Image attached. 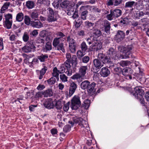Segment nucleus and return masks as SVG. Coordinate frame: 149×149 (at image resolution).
Masks as SVG:
<instances>
[{"mask_svg":"<svg viewBox=\"0 0 149 149\" xmlns=\"http://www.w3.org/2000/svg\"><path fill=\"white\" fill-rule=\"evenodd\" d=\"M66 58L67 60L65 62L67 70L65 72L68 76H70L72 74V70L70 63L72 64L73 70L75 72L78 64L77 59L76 56L73 55L72 57L70 54L68 53L66 54Z\"/></svg>","mask_w":149,"mask_h":149,"instance_id":"1","label":"nucleus"},{"mask_svg":"<svg viewBox=\"0 0 149 149\" xmlns=\"http://www.w3.org/2000/svg\"><path fill=\"white\" fill-rule=\"evenodd\" d=\"M110 13L107 15L106 18L109 20H115L120 17L122 14V11L119 9H115L111 10Z\"/></svg>","mask_w":149,"mask_h":149,"instance_id":"2","label":"nucleus"},{"mask_svg":"<svg viewBox=\"0 0 149 149\" xmlns=\"http://www.w3.org/2000/svg\"><path fill=\"white\" fill-rule=\"evenodd\" d=\"M71 108L72 110H77L81 105L80 97L78 95H74L71 100Z\"/></svg>","mask_w":149,"mask_h":149,"instance_id":"3","label":"nucleus"},{"mask_svg":"<svg viewBox=\"0 0 149 149\" xmlns=\"http://www.w3.org/2000/svg\"><path fill=\"white\" fill-rule=\"evenodd\" d=\"M36 47L35 43L32 40L28 41L26 45L22 48V51L25 53H29L36 51Z\"/></svg>","mask_w":149,"mask_h":149,"instance_id":"4","label":"nucleus"},{"mask_svg":"<svg viewBox=\"0 0 149 149\" xmlns=\"http://www.w3.org/2000/svg\"><path fill=\"white\" fill-rule=\"evenodd\" d=\"M133 47L131 45H129L123 48V54L121 55L122 58H130V56H131L132 49Z\"/></svg>","mask_w":149,"mask_h":149,"instance_id":"5","label":"nucleus"},{"mask_svg":"<svg viewBox=\"0 0 149 149\" xmlns=\"http://www.w3.org/2000/svg\"><path fill=\"white\" fill-rule=\"evenodd\" d=\"M60 39L56 37L53 40L52 45L53 46L56 48L57 50H61L63 52H65V50L63 43L60 42Z\"/></svg>","mask_w":149,"mask_h":149,"instance_id":"6","label":"nucleus"},{"mask_svg":"<svg viewBox=\"0 0 149 149\" xmlns=\"http://www.w3.org/2000/svg\"><path fill=\"white\" fill-rule=\"evenodd\" d=\"M89 7V6L87 5L85 6H82L79 8V12L81 13L80 17L81 19L85 20L88 13L87 8Z\"/></svg>","mask_w":149,"mask_h":149,"instance_id":"7","label":"nucleus"},{"mask_svg":"<svg viewBox=\"0 0 149 149\" xmlns=\"http://www.w3.org/2000/svg\"><path fill=\"white\" fill-rule=\"evenodd\" d=\"M107 55L111 59H116L119 57V54L113 48L111 47L109 49L107 52Z\"/></svg>","mask_w":149,"mask_h":149,"instance_id":"8","label":"nucleus"},{"mask_svg":"<svg viewBox=\"0 0 149 149\" xmlns=\"http://www.w3.org/2000/svg\"><path fill=\"white\" fill-rule=\"evenodd\" d=\"M47 12L48 15V20L49 22H52L56 20V17L54 13L52 8H48L47 9Z\"/></svg>","mask_w":149,"mask_h":149,"instance_id":"9","label":"nucleus"},{"mask_svg":"<svg viewBox=\"0 0 149 149\" xmlns=\"http://www.w3.org/2000/svg\"><path fill=\"white\" fill-rule=\"evenodd\" d=\"M98 58L101 60L103 64H106L109 63L111 61V59L108 56L102 53H100L98 55Z\"/></svg>","mask_w":149,"mask_h":149,"instance_id":"10","label":"nucleus"},{"mask_svg":"<svg viewBox=\"0 0 149 149\" xmlns=\"http://www.w3.org/2000/svg\"><path fill=\"white\" fill-rule=\"evenodd\" d=\"M134 90L135 92H131V94L135 96L136 98H138L139 96L143 95L144 94L143 90L141 88H139L138 86L134 88Z\"/></svg>","mask_w":149,"mask_h":149,"instance_id":"11","label":"nucleus"},{"mask_svg":"<svg viewBox=\"0 0 149 149\" xmlns=\"http://www.w3.org/2000/svg\"><path fill=\"white\" fill-rule=\"evenodd\" d=\"M125 35V33L123 31L118 30L115 36L114 39L117 42H119L123 40Z\"/></svg>","mask_w":149,"mask_h":149,"instance_id":"12","label":"nucleus"},{"mask_svg":"<svg viewBox=\"0 0 149 149\" xmlns=\"http://www.w3.org/2000/svg\"><path fill=\"white\" fill-rule=\"evenodd\" d=\"M74 123H78L81 129L83 130L85 129V127L84 126V124L85 123V120L83 119L80 117L78 116L74 117L73 118Z\"/></svg>","mask_w":149,"mask_h":149,"instance_id":"13","label":"nucleus"},{"mask_svg":"<svg viewBox=\"0 0 149 149\" xmlns=\"http://www.w3.org/2000/svg\"><path fill=\"white\" fill-rule=\"evenodd\" d=\"M121 72L126 77V78L127 79H131L132 77L129 73H132V70H131V68H126L121 70Z\"/></svg>","mask_w":149,"mask_h":149,"instance_id":"14","label":"nucleus"},{"mask_svg":"<svg viewBox=\"0 0 149 149\" xmlns=\"http://www.w3.org/2000/svg\"><path fill=\"white\" fill-rule=\"evenodd\" d=\"M96 85V84L94 82H92L91 84H89L87 90L88 94L90 96L95 93L96 90V88H95Z\"/></svg>","mask_w":149,"mask_h":149,"instance_id":"15","label":"nucleus"},{"mask_svg":"<svg viewBox=\"0 0 149 149\" xmlns=\"http://www.w3.org/2000/svg\"><path fill=\"white\" fill-rule=\"evenodd\" d=\"M47 67L45 66L41 70H36V72L39 79H41L43 78V76L47 70Z\"/></svg>","mask_w":149,"mask_h":149,"instance_id":"16","label":"nucleus"},{"mask_svg":"<svg viewBox=\"0 0 149 149\" xmlns=\"http://www.w3.org/2000/svg\"><path fill=\"white\" fill-rule=\"evenodd\" d=\"M43 104L45 108L48 109H52L54 106L52 99L51 98L48 99L46 100Z\"/></svg>","mask_w":149,"mask_h":149,"instance_id":"17","label":"nucleus"},{"mask_svg":"<svg viewBox=\"0 0 149 149\" xmlns=\"http://www.w3.org/2000/svg\"><path fill=\"white\" fill-rule=\"evenodd\" d=\"M135 3V2L133 1H128L125 3L124 7L125 8H130V12H133L134 8H133Z\"/></svg>","mask_w":149,"mask_h":149,"instance_id":"18","label":"nucleus"},{"mask_svg":"<svg viewBox=\"0 0 149 149\" xmlns=\"http://www.w3.org/2000/svg\"><path fill=\"white\" fill-rule=\"evenodd\" d=\"M100 74L102 77H107L109 74L110 71L107 68L104 67L101 69Z\"/></svg>","mask_w":149,"mask_h":149,"instance_id":"19","label":"nucleus"},{"mask_svg":"<svg viewBox=\"0 0 149 149\" xmlns=\"http://www.w3.org/2000/svg\"><path fill=\"white\" fill-rule=\"evenodd\" d=\"M100 61L98 58H95L93 60V65L97 69L100 68L103 65Z\"/></svg>","mask_w":149,"mask_h":149,"instance_id":"20","label":"nucleus"},{"mask_svg":"<svg viewBox=\"0 0 149 149\" xmlns=\"http://www.w3.org/2000/svg\"><path fill=\"white\" fill-rule=\"evenodd\" d=\"M39 12L36 10L33 11L31 13L30 16L32 19L36 21L38 19Z\"/></svg>","mask_w":149,"mask_h":149,"instance_id":"21","label":"nucleus"},{"mask_svg":"<svg viewBox=\"0 0 149 149\" xmlns=\"http://www.w3.org/2000/svg\"><path fill=\"white\" fill-rule=\"evenodd\" d=\"M56 35L57 38L60 39L61 41L63 42L66 40V36L61 32L58 31L56 33Z\"/></svg>","mask_w":149,"mask_h":149,"instance_id":"22","label":"nucleus"},{"mask_svg":"<svg viewBox=\"0 0 149 149\" xmlns=\"http://www.w3.org/2000/svg\"><path fill=\"white\" fill-rule=\"evenodd\" d=\"M37 21H31V25L34 27L37 28H40L41 27L42 25L41 22L38 20Z\"/></svg>","mask_w":149,"mask_h":149,"instance_id":"23","label":"nucleus"},{"mask_svg":"<svg viewBox=\"0 0 149 149\" xmlns=\"http://www.w3.org/2000/svg\"><path fill=\"white\" fill-rule=\"evenodd\" d=\"M63 103L62 102L59 100L55 104V107L58 112H60L61 111L62 109Z\"/></svg>","mask_w":149,"mask_h":149,"instance_id":"24","label":"nucleus"},{"mask_svg":"<svg viewBox=\"0 0 149 149\" xmlns=\"http://www.w3.org/2000/svg\"><path fill=\"white\" fill-rule=\"evenodd\" d=\"M87 69V67L86 66H81L79 69V72L82 77H84L86 72Z\"/></svg>","mask_w":149,"mask_h":149,"instance_id":"25","label":"nucleus"},{"mask_svg":"<svg viewBox=\"0 0 149 149\" xmlns=\"http://www.w3.org/2000/svg\"><path fill=\"white\" fill-rule=\"evenodd\" d=\"M134 6H136V8L138 10H141L143 8V1L139 0L137 2H135Z\"/></svg>","mask_w":149,"mask_h":149,"instance_id":"26","label":"nucleus"},{"mask_svg":"<svg viewBox=\"0 0 149 149\" xmlns=\"http://www.w3.org/2000/svg\"><path fill=\"white\" fill-rule=\"evenodd\" d=\"M93 34L94 37L97 38L102 35L101 31L99 29H94L93 30Z\"/></svg>","mask_w":149,"mask_h":149,"instance_id":"27","label":"nucleus"},{"mask_svg":"<svg viewBox=\"0 0 149 149\" xmlns=\"http://www.w3.org/2000/svg\"><path fill=\"white\" fill-rule=\"evenodd\" d=\"M90 82L88 80H85L82 82L81 84V87L83 89L87 88Z\"/></svg>","mask_w":149,"mask_h":149,"instance_id":"28","label":"nucleus"},{"mask_svg":"<svg viewBox=\"0 0 149 149\" xmlns=\"http://www.w3.org/2000/svg\"><path fill=\"white\" fill-rule=\"evenodd\" d=\"M67 41L68 42L69 45H76L75 40L71 36H69L67 38Z\"/></svg>","mask_w":149,"mask_h":149,"instance_id":"29","label":"nucleus"},{"mask_svg":"<svg viewBox=\"0 0 149 149\" xmlns=\"http://www.w3.org/2000/svg\"><path fill=\"white\" fill-rule=\"evenodd\" d=\"M145 15V13L142 11H138L134 14V16L136 19H139L141 17Z\"/></svg>","mask_w":149,"mask_h":149,"instance_id":"30","label":"nucleus"},{"mask_svg":"<svg viewBox=\"0 0 149 149\" xmlns=\"http://www.w3.org/2000/svg\"><path fill=\"white\" fill-rule=\"evenodd\" d=\"M10 3L9 2H6L4 3L1 8V13H4V11L8 8V7L10 5Z\"/></svg>","mask_w":149,"mask_h":149,"instance_id":"31","label":"nucleus"},{"mask_svg":"<svg viewBox=\"0 0 149 149\" xmlns=\"http://www.w3.org/2000/svg\"><path fill=\"white\" fill-rule=\"evenodd\" d=\"M48 58V56L47 54H41L40 55L38 56V58L40 62H44Z\"/></svg>","mask_w":149,"mask_h":149,"instance_id":"32","label":"nucleus"},{"mask_svg":"<svg viewBox=\"0 0 149 149\" xmlns=\"http://www.w3.org/2000/svg\"><path fill=\"white\" fill-rule=\"evenodd\" d=\"M53 72L52 74L53 77H56V78L58 80L59 79V73L58 70L57 69L56 67H55L54 68L53 70Z\"/></svg>","mask_w":149,"mask_h":149,"instance_id":"33","label":"nucleus"},{"mask_svg":"<svg viewBox=\"0 0 149 149\" xmlns=\"http://www.w3.org/2000/svg\"><path fill=\"white\" fill-rule=\"evenodd\" d=\"M128 21V19L127 18H121L119 23L121 26H125L127 24Z\"/></svg>","mask_w":149,"mask_h":149,"instance_id":"34","label":"nucleus"},{"mask_svg":"<svg viewBox=\"0 0 149 149\" xmlns=\"http://www.w3.org/2000/svg\"><path fill=\"white\" fill-rule=\"evenodd\" d=\"M70 4V2L66 0L60 3V5L63 8H67L69 7Z\"/></svg>","mask_w":149,"mask_h":149,"instance_id":"35","label":"nucleus"},{"mask_svg":"<svg viewBox=\"0 0 149 149\" xmlns=\"http://www.w3.org/2000/svg\"><path fill=\"white\" fill-rule=\"evenodd\" d=\"M90 101L88 99L84 100L82 105L81 107H84L86 109H88L90 105Z\"/></svg>","mask_w":149,"mask_h":149,"instance_id":"36","label":"nucleus"},{"mask_svg":"<svg viewBox=\"0 0 149 149\" xmlns=\"http://www.w3.org/2000/svg\"><path fill=\"white\" fill-rule=\"evenodd\" d=\"M83 23L81 19L79 18L77 21L75 20L74 22V24L75 27L76 28H78Z\"/></svg>","mask_w":149,"mask_h":149,"instance_id":"37","label":"nucleus"},{"mask_svg":"<svg viewBox=\"0 0 149 149\" xmlns=\"http://www.w3.org/2000/svg\"><path fill=\"white\" fill-rule=\"evenodd\" d=\"M24 19V14L22 13H18L16 17V20L17 21L20 22H21Z\"/></svg>","mask_w":149,"mask_h":149,"instance_id":"38","label":"nucleus"},{"mask_svg":"<svg viewBox=\"0 0 149 149\" xmlns=\"http://www.w3.org/2000/svg\"><path fill=\"white\" fill-rule=\"evenodd\" d=\"M35 3L33 1H29L26 3V7L29 9H32L34 6Z\"/></svg>","mask_w":149,"mask_h":149,"instance_id":"39","label":"nucleus"},{"mask_svg":"<svg viewBox=\"0 0 149 149\" xmlns=\"http://www.w3.org/2000/svg\"><path fill=\"white\" fill-rule=\"evenodd\" d=\"M43 93L44 97H50L52 95V91L50 89H48L45 91Z\"/></svg>","mask_w":149,"mask_h":149,"instance_id":"40","label":"nucleus"},{"mask_svg":"<svg viewBox=\"0 0 149 149\" xmlns=\"http://www.w3.org/2000/svg\"><path fill=\"white\" fill-rule=\"evenodd\" d=\"M58 73L60 74L63 73L64 72H66V68L65 66V63L64 64H63L60 67V68L58 70ZM66 73V72H65Z\"/></svg>","mask_w":149,"mask_h":149,"instance_id":"41","label":"nucleus"},{"mask_svg":"<svg viewBox=\"0 0 149 149\" xmlns=\"http://www.w3.org/2000/svg\"><path fill=\"white\" fill-rule=\"evenodd\" d=\"M52 49V44L51 42H47L45 46V48H44V51L47 52V51H49L51 50Z\"/></svg>","mask_w":149,"mask_h":149,"instance_id":"42","label":"nucleus"},{"mask_svg":"<svg viewBox=\"0 0 149 149\" xmlns=\"http://www.w3.org/2000/svg\"><path fill=\"white\" fill-rule=\"evenodd\" d=\"M80 47L81 50L85 52L88 49V47L85 42H83L81 44Z\"/></svg>","mask_w":149,"mask_h":149,"instance_id":"43","label":"nucleus"},{"mask_svg":"<svg viewBox=\"0 0 149 149\" xmlns=\"http://www.w3.org/2000/svg\"><path fill=\"white\" fill-rule=\"evenodd\" d=\"M29 35L26 32H25L22 36V39L25 42H27L29 40Z\"/></svg>","mask_w":149,"mask_h":149,"instance_id":"44","label":"nucleus"},{"mask_svg":"<svg viewBox=\"0 0 149 149\" xmlns=\"http://www.w3.org/2000/svg\"><path fill=\"white\" fill-rule=\"evenodd\" d=\"M47 83L48 84L50 85H53L56 82V79L54 77H52L49 79L47 80Z\"/></svg>","mask_w":149,"mask_h":149,"instance_id":"45","label":"nucleus"},{"mask_svg":"<svg viewBox=\"0 0 149 149\" xmlns=\"http://www.w3.org/2000/svg\"><path fill=\"white\" fill-rule=\"evenodd\" d=\"M24 22L25 24L27 25H29L31 22L30 17L27 15L24 16Z\"/></svg>","mask_w":149,"mask_h":149,"instance_id":"46","label":"nucleus"},{"mask_svg":"<svg viewBox=\"0 0 149 149\" xmlns=\"http://www.w3.org/2000/svg\"><path fill=\"white\" fill-rule=\"evenodd\" d=\"M12 23V20L5 21L6 26L7 29H10L11 28Z\"/></svg>","mask_w":149,"mask_h":149,"instance_id":"47","label":"nucleus"},{"mask_svg":"<svg viewBox=\"0 0 149 149\" xmlns=\"http://www.w3.org/2000/svg\"><path fill=\"white\" fill-rule=\"evenodd\" d=\"M130 62L128 61H121L120 62V65L123 67L128 65L130 64Z\"/></svg>","mask_w":149,"mask_h":149,"instance_id":"48","label":"nucleus"},{"mask_svg":"<svg viewBox=\"0 0 149 149\" xmlns=\"http://www.w3.org/2000/svg\"><path fill=\"white\" fill-rule=\"evenodd\" d=\"M60 78L62 82H65L68 81L67 77L64 74H62L60 75Z\"/></svg>","mask_w":149,"mask_h":149,"instance_id":"49","label":"nucleus"},{"mask_svg":"<svg viewBox=\"0 0 149 149\" xmlns=\"http://www.w3.org/2000/svg\"><path fill=\"white\" fill-rule=\"evenodd\" d=\"M84 52H83L82 50H79L77 52V56L79 58H81L85 54Z\"/></svg>","mask_w":149,"mask_h":149,"instance_id":"50","label":"nucleus"},{"mask_svg":"<svg viewBox=\"0 0 149 149\" xmlns=\"http://www.w3.org/2000/svg\"><path fill=\"white\" fill-rule=\"evenodd\" d=\"M69 49L71 52L74 53L76 51V45H69Z\"/></svg>","mask_w":149,"mask_h":149,"instance_id":"51","label":"nucleus"},{"mask_svg":"<svg viewBox=\"0 0 149 149\" xmlns=\"http://www.w3.org/2000/svg\"><path fill=\"white\" fill-rule=\"evenodd\" d=\"M137 99H139V102H140L142 104L143 106L145 105V102L144 101V98H143L142 95L139 96L138 97V98Z\"/></svg>","mask_w":149,"mask_h":149,"instance_id":"52","label":"nucleus"},{"mask_svg":"<svg viewBox=\"0 0 149 149\" xmlns=\"http://www.w3.org/2000/svg\"><path fill=\"white\" fill-rule=\"evenodd\" d=\"M37 42L38 43H44L45 40L42 37H38L37 38Z\"/></svg>","mask_w":149,"mask_h":149,"instance_id":"53","label":"nucleus"},{"mask_svg":"<svg viewBox=\"0 0 149 149\" xmlns=\"http://www.w3.org/2000/svg\"><path fill=\"white\" fill-rule=\"evenodd\" d=\"M76 90L72 88L71 87H69V94L68 95V97H71L75 92Z\"/></svg>","mask_w":149,"mask_h":149,"instance_id":"54","label":"nucleus"},{"mask_svg":"<svg viewBox=\"0 0 149 149\" xmlns=\"http://www.w3.org/2000/svg\"><path fill=\"white\" fill-rule=\"evenodd\" d=\"M91 8L93 10V12L95 13H100L101 12V9L98 8L96 7L95 6H91Z\"/></svg>","mask_w":149,"mask_h":149,"instance_id":"55","label":"nucleus"},{"mask_svg":"<svg viewBox=\"0 0 149 149\" xmlns=\"http://www.w3.org/2000/svg\"><path fill=\"white\" fill-rule=\"evenodd\" d=\"M81 77V75L79 74H76L72 77H71V78L73 79H80Z\"/></svg>","mask_w":149,"mask_h":149,"instance_id":"56","label":"nucleus"},{"mask_svg":"<svg viewBox=\"0 0 149 149\" xmlns=\"http://www.w3.org/2000/svg\"><path fill=\"white\" fill-rule=\"evenodd\" d=\"M144 13L145 15L149 16V2L146 5V10Z\"/></svg>","mask_w":149,"mask_h":149,"instance_id":"57","label":"nucleus"},{"mask_svg":"<svg viewBox=\"0 0 149 149\" xmlns=\"http://www.w3.org/2000/svg\"><path fill=\"white\" fill-rule=\"evenodd\" d=\"M5 21L12 20V15L11 14L8 13L5 15Z\"/></svg>","mask_w":149,"mask_h":149,"instance_id":"58","label":"nucleus"},{"mask_svg":"<svg viewBox=\"0 0 149 149\" xmlns=\"http://www.w3.org/2000/svg\"><path fill=\"white\" fill-rule=\"evenodd\" d=\"M70 104V102H68L66 104H64L63 107L64 111L65 112L67 111L69 109V105Z\"/></svg>","mask_w":149,"mask_h":149,"instance_id":"59","label":"nucleus"},{"mask_svg":"<svg viewBox=\"0 0 149 149\" xmlns=\"http://www.w3.org/2000/svg\"><path fill=\"white\" fill-rule=\"evenodd\" d=\"M89 60L90 58L88 56H85L82 58V61L84 63H87L89 61Z\"/></svg>","mask_w":149,"mask_h":149,"instance_id":"60","label":"nucleus"},{"mask_svg":"<svg viewBox=\"0 0 149 149\" xmlns=\"http://www.w3.org/2000/svg\"><path fill=\"white\" fill-rule=\"evenodd\" d=\"M85 24L88 28H90L93 26L94 25V23H92L89 21H86L85 22Z\"/></svg>","mask_w":149,"mask_h":149,"instance_id":"61","label":"nucleus"},{"mask_svg":"<svg viewBox=\"0 0 149 149\" xmlns=\"http://www.w3.org/2000/svg\"><path fill=\"white\" fill-rule=\"evenodd\" d=\"M50 132L52 135L54 136H56L55 135L57 134L58 132L57 129L54 128L52 129Z\"/></svg>","mask_w":149,"mask_h":149,"instance_id":"62","label":"nucleus"},{"mask_svg":"<svg viewBox=\"0 0 149 149\" xmlns=\"http://www.w3.org/2000/svg\"><path fill=\"white\" fill-rule=\"evenodd\" d=\"M71 127L69 125H65L63 128V131L66 133L69 131L70 130Z\"/></svg>","mask_w":149,"mask_h":149,"instance_id":"63","label":"nucleus"},{"mask_svg":"<svg viewBox=\"0 0 149 149\" xmlns=\"http://www.w3.org/2000/svg\"><path fill=\"white\" fill-rule=\"evenodd\" d=\"M43 95V93L41 92H38L36 94L35 97L36 98H39L41 97Z\"/></svg>","mask_w":149,"mask_h":149,"instance_id":"64","label":"nucleus"}]
</instances>
